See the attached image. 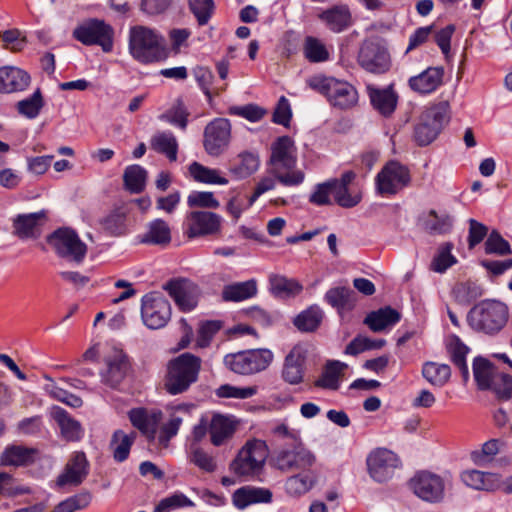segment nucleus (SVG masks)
I'll return each mask as SVG.
<instances>
[{
	"label": "nucleus",
	"instance_id": "obj_1",
	"mask_svg": "<svg viewBox=\"0 0 512 512\" xmlns=\"http://www.w3.org/2000/svg\"><path fill=\"white\" fill-rule=\"evenodd\" d=\"M297 148L289 136L278 137L271 144L268 160V173L278 179L284 186H298L304 179L303 171L296 169Z\"/></svg>",
	"mask_w": 512,
	"mask_h": 512
},
{
	"label": "nucleus",
	"instance_id": "obj_2",
	"mask_svg": "<svg viewBox=\"0 0 512 512\" xmlns=\"http://www.w3.org/2000/svg\"><path fill=\"white\" fill-rule=\"evenodd\" d=\"M128 48L132 57L143 64L158 62L167 56L164 36L143 25L130 28Z\"/></svg>",
	"mask_w": 512,
	"mask_h": 512
},
{
	"label": "nucleus",
	"instance_id": "obj_3",
	"mask_svg": "<svg viewBox=\"0 0 512 512\" xmlns=\"http://www.w3.org/2000/svg\"><path fill=\"white\" fill-rule=\"evenodd\" d=\"M201 359L191 353H183L167 364L164 389L170 395L181 394L198 380Z\"/></svg>",
	"mask_w": 512,
	"mask_h": 512
},
{
	"label": "nucleus",
	"instance_id": "obj_4",
	"mask_svg": "<svg viewBox=\"0 0 512 512\" xmlns=\"http://www.w3.org/2000/svg\"><path fill=\"white\" fill-rule=\"evenodd\" d=\"M268 455L269 448L264 440L250 439L230 463V471L246 479L257 477L263 472Z\"/></svg>",
	"mask_w": 512,
	"mask_h": 512
},
{
	"label": "nucleus",
	"instance_id": "obj_5",
	"mask_svg": "<svg viewBox=\"0 0 512 512\" xmlns=\"http://www.w3.org/2000/svg\"><path fill=\"white\" fill-rule=\"evenodd\" d=\"M307 85L324 95L333 107L345 110L354 107L358 102L356 88L347 81L324 75H314L307 79Z\"/></svg>",
	"mask_w": 512,
	"mask_h": 512
},
{
	"label": "nucleus",
	"instance_id": "obj_6",
	"mask_svg": "<svg viewBox=\"0 0 512 512\" xmlns=\"http://www.w3.org/2000/svg\"><path fill=\"white\" fill-rule=\"evenodd\" d=\"M508 307L497 300H484L476 304L468 314L469 325L488 335L500 332L508 321Z\"/></svg>",
	"mask_w": 512,
	"mask_h": 512
},
{
	"label": "nucleus",
	"instance_id": "obj_7",
	"mask_svg": "<svg viewBox=\"0 0 512 512\" xmlns=\"http://www.w3.org/2000/svg\"><path fill=\"white\" fill-rule=\"evenodd\" d=\"M449 121V104L440 102L426 108L415 126L414 138L420 146H426L436 139L444 124Z\"/></svg>",
	"mask_w": 512,
	"mask_h": 512
},
{
	"label": "nucleus",
	"instance_id": "obj_8",
	"mask_svg": "<svg viewBox=\"0 0 512 512\" xmlns=\"http://www.w3.org/2000/svg\"><path fill=\"white\" fill-rule=\"evenodd\" d=\"M410 169L396 161H388L375 177V189L381 196H394L411 184Z\"/></svg>",
	"mask_w": 512,
	"mask_h": 512
},
{
	"label": "nucleus",
	"instance_id": "obj_9",
	"mask_svg": "<svg viewBox=\"0 0 512 512\" xmlns=\"http://www.w3.org/2000/svg\"><path fill=\"white\" fill-rule=\"evenodd\" d=\"M273 361V353L268 349H252L228 354L224 357L225 366L240 375H252L268 368Z\"/></svg>",
	"mask_w": 512,
	"mask_h": 512
},
{
	"label": "nucleus",
	"instance_id": "obj_10",
	"mask_svg": "<svg viewBox=\"0 0 512 512\" xmlns=\"http://www.w3.org/2000/svg\"><path fill=\"white\" fill-rule=\"evenodd\" d=\"M47 242L56 254L76 264L82 263L87 253V246L78 234L70 228H59L48 236Z\"/></svg>",
	"mask_w": 512,
	"mask_h": 512
},
{
	"label": "nucleus",
	"instance_id": "obj_11",
	"mask_svg": "<svg viewBox=\"0 0 512 512\" xmlns=\"http://www.w3.org/2000/svg\"><path fill=\"white\" fill-rule=\"evenodd\" d=\"M73 37L83 45H99L104 52L113 48V28L103 20L88 19L73 30Z\"/></svg>",
	"mask_w": 512,
	"mask_h": 512
},
{
	"label": "nucleus",
	"instance_id": "obj_12",
	"mask_svg": "<svg viewBox=\"0 0 512 512\" xmlns=\"http://www.w3.org/2000/svg\"><path fill=\"white\" fill-rule=\"evenodd\" d=\"M171 313V305L161 293L151 292L142 297L141 318L149 329H160L166 326Z\"/></svg>",
	"mask_w": 512,
	"mask_h": 512
},
{
	"label": "nucleus",
	"instance_id": "obj_13",
	"mask_svg": "<svg viewBox=\"0 0 512 512\" xmlns=\"http://www.w3.org/2000/svg\"><path fill=\"white\" fill-rule=\"evenodd\" d=\"M315 455L307 449L302 441L291 447L279 448L272 458L273 465L283 471L305 470L315 463Z\"/></svg>",
	"mask_w": 512,
	"mask_h": 512
},
{
	"label": "nucleus",
	"instance_id": "obj_14",
	"mask_svg": "<svg viewBox=\"0 0 512 512\" xmlns=\"http://www.w3.org/2000/svg\"><path fill=\"white\" fill-rule=\"evenodd\" d=\"M231 123L226 118H215L211 120L203 131V148L212 156L222 155L231 142Z\"/></svg>",
	"mask_w": 512,
	"mask_h": 512
},
{
	"label": "nucleus",
	"instance_id": "obj_15",
	"mask_svg": "<svg viewBox=\"0 0 512 512\" xmlns=\"http://www.w3.org/2000/svg\"><path fill=\"white\" fill-rule=\"evenodd\" d=\"M369 476L378 483L390 480L397 469L401 467V460L397 454L386 448H377L369 453L366 459Z\"/></svg>",
	"mask_w": 512,
	"mask_h": 512
},
{
	"label": "nucleus",
	"instance_id": "obj_16",
	"mask_svg": "<svg viewBox=\"0 0 512 512\" xmlns=\"http://www.w3.org/2000/svg\"><path fill=\"white\" fill-rule=\"evenodd\" d=\"M414 494L429 503H439L445 497V481L434 473L420 471L410 480Z\"/></svg>",
	"mask_w": 512,
	"mask_h": 512
},
{
	"label": "nucleus",
	"instance_id": "obj_17",
	"mask_svg": "<svg viewBox=\"0 0 512 512\" xmlns=\"http://www.w3.org/2000/svg\"><path fill=\"white\" fill-rule=\"evenodd\" d=\"M163 288L182 312H190L198 305L201 291L198 285L188 279H172Z\"/></svg>",
	"mask_w": 512,
	"mask_h": 512
},
{
	"label": "nucleus",
	"instance_id": "obj_18",
	"mask_svg": "<svg viewBox=\"0 0 512 512\" xmlns=\"http://www.w3.org/2000/svg\"><path fill=\"white\" fill-rule=\"evenodd\" d=\"M222 218L209 211H192L186 215L185 226L188 238L214 235L220 232Z\"/></svg>",
	"mask_w": 512,
	"mask_h": 512
},
{
	"label": "nucleus",
	"instance_id": "obj_19",
	"mask_svg": "<svg viewBox=\"0 0 512 512\" xmlns=\"http://www.w3.org/2000/svg\"><path fill=\"white\" fill-rule=\"evenodd\" d=\"M359 64L368 72L381 74L390 67L387 50L375 42H366L360 49Z\"/></svg>",
	"mask_w": 512,
	"mask_h": 512
},
{
	"label": "nucleus",
	"instance_id": "obj_20",
	"mask_svg": "<svg viewBox=\"0 0 512 512\" xmlns=\"http://www.w3.org/2000/svg\"><path fill=\"white\" fill-rule=\"evenodd\" d=\"M317 18L332 33H342L353 25L352 13L347 5H333L321 10Z\"/></svg>",
	"mask_w": 512,
	"mask_h": 512
},
{
	"label": "nucleus",
	"instance_id": "obj_21",
	"mask_svg": "<svg viewBox=\"0 0 512 512\" xmlns=\"http://www.w3.org/2000/svg\"><path fill=\"white\" fill-rule=\"evenodd\" d=\"M273 494L270 489L246 485L238 488L232 494V503L239 509L244 510L254 504L270 503Z\"/></svg>",
	"mask_w": 512,
	"mask_h": 512
},
{
	"label": "nucleus",
	"instance_id": "obj_22",
	"mask_svg": "<svg viewBox=\"0 0 512 512\" xmlns=\"http://www.w3.org/2000/svg\"><path fill=\"white\" fill-rule=\"evenodd\" d=\"M443 67H428L426 70L408 80V85L414 92L426 95L436 91L443 83Z\"/></svg>",
	"mask_w": 512,
	"mask_h": 512
},
{
	"label": "nucleus",
	"instance_id": "obj_23",
	"mask_svg": "<svg viewBox=\"0 0 512 512\" xmlns=\"http://www.w3.org/2000/svg\"><path fill=\"white\" fill-rule=\"evenodd\" d=\"M367 91L372 107L379 114L389 117L394 113L398 103V94L392 85L385 88L368 86Z\"/></svg>",
	"mask_w": 512,
	"mask_h": 512
},
{
	"label": "nucleus",
	"instance_id": "obj_24",
	"mask_svg": "<svg viewBox=\"0 0 512 512\" xmlns=\"http://www.w3.org/2000/svg\"><path fill=\"white\" fill-rule=\"evenodd\" d=\"M30 75L16 66L0 67V93L21 92L28 88Z\"/></svg>",
	"mask_w": 512,
	"mask_h": 512
},
{
	"label": "nucleus",
	"instance_id": "obj_25",
	"mask_svg": "<svg viewBox=\"0 0 512 512\" xmlns=\"http://www.w3.org/2000/svg\"><path fill=\"white\" fill-rule=\"evenodd\" d=\"M461 480L467 487L475 490L495 491L501 486L499 474L475 469L462 472Z\"/></svg>",
	"mask_w": 512,
	"mask_h": 512
},
{
	"label": "nucleus",
	"instance_id": "obj_26",
	"mask_svg": "<svg viewBox=\"0 0 512 512\" xmlns=\"http://www.w3.org/2000/svg\"><path fill=\"white\" fill-rule=\"evenodd\" d=\"M107 369L102 377L106 384L116 387L125 378L129 364L126 355L121 350H114L106 358Z\"/></svg>",
	"mask_w": 512,
	"mask_h": 512
},
{
	"label": "nucleus",
	"instance_id": "obj_27",
	"mask_svg": "<svg viewBox=\"0 0 512 512\" xmlns=\"http://www.w3.org/2000/svg\"><path fill=\"white\" fill-rule=\"evenodd\" d=\"M236 430V423L232 418L221 414L212 416L208 425L210 441L214 446H222L227 443Z\"/></svg>",
	"mask_w": 512,
	"mask_h": 512
},
{
	"label": "nucleus",
	"instance_id": "obj_28",
	"mask_svg": "<svg viewBox=\"0 0 512 512\" xmlns=\"http://www.w3.org/2000/svg\"><path fill=\"white\" fill-rule=\"evenodd\" d=\"M46 220L44 211L20 214L13 220L14 233L20 238H35Z\"/></svg>",
	"mask_w": 512,
	"mask_h": 512
},
{
	"label": "nucleus",
	"instance_id": "obj_29",
	"mask_svg": "<svg viewBox=\"0 0 512 512\" xmlns=\"http://www.w3.org/2000/svg\"><path fill=\"white\" fill-rule=\"evenodd\" d=\"M418 223L420 227L430 235H443L451 231L453 221L445 212L438 213L431 209L419 216Z\"/></svg>",
	"mask_w": 512,
	"mask_h": 512
},
{
	"label": "nucleus",
	"instance_id": "obj_30",
	"mask_svg": "<svg viewBox=\"0 0 512 512\" xmlns=\"http://www.w3.org/2000/svg\"><path fill=\"white\" fill-rule=\"evenodd\" d=\"M161 411H148L143 408L132 409L129 419L149 440L155 438L156 429L161 419Z\"/></svg>",
	"mask_w": 512,
	"mask_h": 512
},
{
	"label": "nucleus",
	"instance_id": "obj_31",
	"mask_svg": "<svg viewBox=\"0 0 512 512\" xmlns=\"http://www.w3.org/2000/svg\"><path fill=\"white\" fill-rule=\"evenodd\" d=\"M88 462L84 453L79 452L68 462L65 472L58 479L57 484L64 486L66 484L79 485L86 477L88 471Z\"/></svg>",
	"mask_w": 512,
	"mask_h": 512
},
{
	"label": "nucleus",
	"instance_id": "obj_32",
	"mask_svg": "<svg viewBox=\"0 0 512 512\" xmlns=\"http://www.w3.org/2000/svg\"><path fill=\"white\" fill-rule=\"evenodd\" d=\"M305 355L298 347H294L286 356L282 370L283 379L292 385L302 382L304 375Z\"/></svg>",
	"mask_w": 512,
	"mask_h": 512
},
{
	"label": "nucleus",
	"instance_id": "obj_33",
	"mask_svg": "<svg viewBox=\"0 0 512 512\" xmlns=\"http://www.w3.org/2000/svg\"><path fill=\"white\" fill-rule=\"evenodd\" d=\"M506 448L505 440L493 438L483 443L480 449L473 450L470 453V458L475 465L484 467L492 463L498 454L504 453Z\"/></svg>",
	"mask_w": 512,
	"mask_h": 512
},
{
	"label": "nucleus",
	"instance_id": "obj_34",
	"mask_svg": "<svg viewBox=\"0 0 512 512\" xmlns=\"http://www.w3.org/2000/svg\"><path fill=\"white\" fill-rule=\"evenodd\" d=\"M325 301L337 309L340 316L355 306L356 293L349 287L339 286L329 289L324 296Z\"/></svg>",
	"mask_w": 512,
	"mask_h": 512
},
{
	"label": "nucleus",
	"instance_id": "obj_35",
	"mask_svg": "<svg viewBox=\"0 0 512 512\" xmlns=\"http://www.w3.org/2000/svg\"><path fill=\"white\" fill-rule=\"evenodd\" d=\"M52 416L61 429L63 437L68 441H78L83 436L81 424L72 418L66 410L61 407H53Z\"/></svg>",
	"mask_w": 512,
	"mask_h": 512
},
{
	"label": "nucleus",
	"instance_id": "obj_36",
	"mask_svg": "<svg viewBox=\"0 0 512 512\" xmlns=\"http://www.w3.org/2000/svg\"><path fill=\"white\" fill-rule=\"evenodd\" d=\"M259 156L253 152H242L230 164L229 172L236 179H244L255 173L259 168Z\"/></svg>",
	"mask_w": 512,
	"mask_h": 512
},
{
	"label": "nucleus",
	"instance_id": "obj_37",
	"mask_svg": "<svg viewBox=\"0 0 512 512\" xmlns=\"http://www.w3.org/2000/svg\"><path fill=\"white\" fill-rule=\"evenodd\" d=\"M400 314L391 307H386L369 313L365 319L366 324L373 332H380L400 321Z\"/></svg>",
	"mask_w": 512,
	"mask_h": 512
},
{
	"label": "nucleus",
	"instance_id": "obj_38",
	"mask_svg": "<svg viewBox=\"0 0 512 512\" xmlns=\"http://www.w3.org/2000/svg\"><path fill=\"white\" fill-rule=\"evenodd\" d=\"M269 283L272 294L283 299L295 297L303 290V286L296 279L287 278L283 275H271Z\"/></svg>",
	"mask_w": 512,
	"mask_h": 512
},
{
	"label": "nucleus",
	"instance_id": "obj_39",
	"mask_svg": "<svg viewBox=\"0 0 512 512\" xmlns=\"http://www.w3.org/2000/svg\"><path fill=\"white\" fill-rule=\"evenodd\" d=\"M171 241V230L163 219H154L147 225V230L141 238L142 243L153 245H167Z\"/></svg>",
	"mask_w": 512,
	"mask_h": 512
},
{
	"label": "nucleus",
	"instance_id": "obj_40",
	"mask_svg": "<svg viewBox=\"0 0 512 512\" xmlns=\"http://www.w3.org/2000/svg\"><path fill=\"white\" fill-rule=\"evenodd\" d=\"M153 150L164 154L170 161L177 160L178 142L171 131H158L150 140Z\"/></svg>",
	"mask_w": 512,
	"mask_h": 512
},
{
	"label": "nucleus",
	"instance_id": "obj_41",
	"mask_svg": "<svg viewBox=\"0 0 512 512\" xmlns=\"http://www.w3.org/2000/svg\"><path fill=\"white\" fill-rule=\"evenodd\" d=\"M473 373L479 389L486 390L491 389L496 375L500 372L488 360L476 358L473 362Z\"/></svg>",
	"mask_w": 512,
	"mask_h": 512
},
{
	"label": "nucleus",
	"instance_id": "obj_42",
	"mask_svg": "<svg viewBox=\"0 0 512 512\" xmlns=\"http://www.w3.org/2000/svg\"><path fill=\"white\" fill-rule=\"evenodd\" d=\"M136 438V433H125L122 430H116L110 441V449L113 453V458L117 462L125 461L130 453L131 446Z\"/></svg>",
	"mask_w": 512,
	"mask_h": 512
},
{
	"label": "nucleus",
	"instance_id": "obj_43",
	"mask_svg": "<svg viewBox=\"0 0 512 512\" xmlns=\"http://www.w3.org/2000/svg\"><path fill=\"white\" fill-rule=\"evenodd\" d=\"M323 317V310L314 304L299 313L293 323L302 332H314L320 326Z\"/></svg>",
	"mask_w": 512,
	"mask_h": 512
},
{
	"label": "nucleus",
	"instance_id": "obj_44",
	"mask_svg": "<svg viewBox=\"0 0 512 512\" xmlns=\"http://www.w3.org/2000/svg\"><path fill=\"white\" fill-rule=\"evenodd\" d=\"M186 414H188V407L185 405H178L173 409L169 420L161 427L158 436L161 445L167 446L170 439L178 433L183 422V415Z\"/></svg>",
	"mask_w": 512,
	"mask_h": 512
},
{
	"label": "nucleus",
	"instance_id": "obj_45",
	"mask_svg": "<svg viewBox=\"0 0 512 512\" xmlns=\"http://www.w3.org/2000/svg\"><path fill=\"white\" fill-rule=\"evenodd\" d=\"M422 376L435 387H443L451 377V369L447 364L428 361L423 364Z\"/></svg>",
	"mask_w": 512,
	"mask_h": 512
},
{
	"label": "nucleus",
	"instance_id": "obj_46",
	"mask_svg": "<svg viewBox=\"0 0 512 512\" xmlns=\"http://www.w3.org/2000/svg\"><path fill=\"white\" fill-rule=\"evenodd\" d=\"M304 57L310 63H322L330 59V49L319 38L307 36L303 43Z\"/></svg>",
	"mask_w": 512,
	"mask_h": 512
},
{
	"label": "nucleus",
	"instance_id": "obj_47",
	"mask_svg": "<svg viewBox=\"0 0 512 512\" xmlns=\"http://www.w3.org/2000/svg\"><path fill=\"white\" fill-rule=\"evenodd\" d=\"M189 172L193 179L204 184H228V179L221 175L218 169L206 167L198 162H193L189 166Z\"/></svg>",
	"mask_w": 512,
	"mask_h": 512
},
{
	"label": "nucleus",
	"instance_id": "obj_48",
	"mask_svg": "<svg viewBox=\"0 0 512 512\" xmlns=\"http://www.w3.org/2000/svg\"><path fill=\"white\" fill-rule=\"evenodd\" d=\"M257 293V285L254 280L239 282L225 286L222 297L225 301H242L254 296Z\"/></svg>",
	"mask_w": 512,
	"mask_h": 512
},
{
	"label": "nucleus",
	"instance_id": "obj_49",
	"mask_svg": "<svg viewBox=\"0 0 512 512\" xmlns=\"http://www.w3.org/2000/svg\"><path fill=\"white\" fill-rule=\"evenodd\" d=\"M147 171L140 165L126 167L123 174L125 188L131 193H140L145 188Z\"/></svg>",
	"mask_w": 512,
	"mask_h": 512
},
{
	"label": "nucleus",
	"instance_id": "obj_50",
	"mask_svg": "<svg viewBox=\"0 0 512 512\" xmlns=\"http://www.w3.org/2000/svg\"><path fill=\"white\" fill-rule=\"evenodd\" d=\"M346 367L347 365L340 361L328 362L321 378L316 381V386L337 390L340 376Z\"/></svg>",
	"mask_w": 512,
	"mask_h": 512
},
{
	"label": "nucleus",
	"instance_id": "obj_51",
	"mask_svg": "<svg viewBox=\"0 0 512 512\" xmlns=\"http://www.w3.org/2000/svg\"><path fill=\"white\" fill-rule=\"evenodd\" d=\"M315 481L312 474H297L286 480L285 490L290 496L298 497L310 491Z\"/></svg>",
	"mask_w": 512,
	"mask_h": 512
},
{
	"label": "nucleus",
	"instance_id": "obj_52",
	"mask_svg": "<svg viewBox=\"0 0 512 512\" xmlns=\"http://www.w3.org/2000/svg\"><path fill=\"white\" fill-rule=\"evenodd\" d=\"M44 106L41 90L38 88L34 93L17 103L18 112L28 119L36 118Z\"/></svg>",
	"mask_w": 512,
	"mask_h": 512
},
{
	"label": "nucleus",
	"instance_id": "obj_53",
	"mask_svg": "<svg viewBox=\"0 0 512 512\" xmlns=\"http://www.w3.org/2000/svg\"><path fill=\"white\" fill-rule=\"evenodd\" d=\"M333 196L335 202L343 208H352L358 205L362 200L360 190H354L350 187L333 185Z\"/></svg>",
	"mask_w": 512,
	"mask_h": 512
},
{
	"label": "nucleus",
	"instance_id": "obj_54",
	"mask_svg": "<svg viewBox=\"0 0 512 512\" xmlns=\"http://www.w3.org/2000/svg\"><path fill=\"white\" fill-rule=\"evenodd\" d=\"M189 461L206 473H213L217 468L214 457L198 445H191Z\"/></svg>",
	"mask_w": 512,
	"mask_h": 512
},
{
	"label": "nucleus",
	"instance_id": "obj_55",
	"mask_svg": "<svg viewBox=\"0 0 512 512\" xmlns=\"http://www.w3.org/2000/svg\"><path fill=\"white\" fill-rule=\"evenodd\" d=\"M452 243H444L438 249L431 262V270L437 273H444L448 268L456 263V258L452 255Z\"/></svg>",
	"mask_w": 512,
	"mask_h": 512
},
{
	"label": "nucleus",
	"instance_id": "obj_56",
	"mask_svg": "<svg viewBox=\"0 0 512 512\" xmlns=\"http://www.w3.org/2000/svg\"><path fill=\"white\" fill-rule=\"evenodd\" d=\"M188 5L200 26L209 22L215 10L214 0H188Z\"/></svg>",
	"mask_w": 512,
	"mask_h": 512
},
{
	"label": "nucleus",
	"instance_id": "obj_57",
	"mask_svg": "<svg viewBox=\"0 0 512 512\" xmlns=\"http://www.w3.org/2000/svg\"><path fill=\"white\" fill-rule=\"evenodd\" d=\"M32 458V451L21 447L12 446L5 449L1 456L3 465L21 466L28 463Z\"/></svg>",
	"mask_w": 512,
	"mask_h": 512
},
{
	"label": "nucleus",
	"instance_id": "obj_58",
	"mask_svg": "<svg viewBox=\"0 0 512 512\" xmlns=\"http://www.w3.org/2000/svg\"><path fill=\"white\" fill-rule=\"evenodd\" d=\"M485 253L506 256L512 253L511 246L497 230H493L485 241Z\"/></svg>",
	"mask_w": 512,
	"mask_h": 512
},
{
	"label": "nucleus",
	"instance_id": "obj_59",
	"mask_svg": "<svg viewBox=\"0 0 512 512\" xmlns=\"http://www.w3.org/2000/svg\"><path fill=\"white\" fill-rule=\"evenodd\" d=\"M189 112L182 101L178 100L177 103L170 108L166 113L162 114L159 118L172 125L178 126L185 130L188 124Z\"/></svg>",
	"mask_w": 512,
	"mask_h": 512
},
{
	"label": "nucleus",
	"instance_id": "obj_60",
	"mask_svg": "<svg viewBox=\"0 0 512 512\" xmlns=\"http://www.w3.org/2000/svg\"><path fill=\"white\" fill-rule=\"evenodd\" d=\"M194 76L201 90L207 97L209 103H211L213 95H219L220 92L225 89L222 88L211 90L214 75L212 71L206 67H197L194 69Z\"/></svg>",
	"mask_w": 512,
	"mask_h": 512
},
{
	"label": "nucleus",
	"instance_id": "obj_61",
	"mask_svg": "<svg viewBox=\"0 0 512 512\" xmlns=\"http://www.w3.org/2000/svg\"><path fill=\"white\" fill-rule=\"evenodd\" d=\"M125 213L115 210L101 220V225L111 235H122L125 232Z\"/></svg>",
	"mask_w": 512,
	"mask_h": 512
},
{
	"label": "nucleus",
	"instance_id": "obj_62",
	"mask_svg": "<svg viewBox=\"0 0 512 512\" xmlns=\"http://www.w3.org/2000/svg\"><path fill=\"white\" fill-rule=\"evenodd\" d=\"M187 204L191 208H218L220 206V203L214 197V194L208 191L191 192L187 197Z\"/></svg>",
	"mask_w": 512,
	"mask_h": 512
},
{
	"label": "nucleus",
	"instance_id": "obj_63",
	"mask_svg": "<svg viewBox=\"0 0 512 512\" xmlns=\"http://www.w3.org/2000/svg\"><path fill=\"white\" fill-rule=\"evenodd\" d=\"M91 502L89 493H81L60 502L54 512H74L86 508Z\"/></svg>",
	"mask_w": 512,
	"mask_h": 512
},
{
	"label": "nucleus",
	"instance_id": "obj_64",
	"mask_svg": "<svg viewBox=\"0 0 512 512\" xmlns=\"http://www.w3.org/2000/svg\"><path fill=\"white\" fill-rule=\"evenodd\" d=\"M331 195H333V184L331 180H328L315 186L309 196V202L317 206L329 205L331 204Z\"/></svg>",
	"mask_w": 512,
	"mask_h": 512
}]
</instances>
